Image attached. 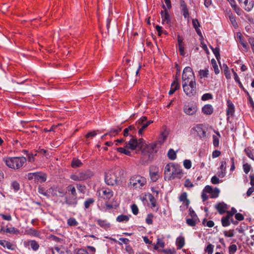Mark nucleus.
<instances>
[{"label": "nucleus", "instance_id": "1", "mask_svg": "<svg viewBox=\"0 0 254 254\" xmlns=\"http://www.w3.org/2000/svg\"><path fill=\"white\" fill-rule=\"evenodd\" d=\"M164 174L166 180H172L177 178L181 179L184 175L181 167L173 163H168L165 166Z\"/></svg>", "mask_w": 254, "mask_h": 254}, {"label": "nucleus", "instance_id": "2", "mask_svg": "<svg viewBox=\"0 0 254 254\" xmlns=\"http://www.w3.org/2000/svg\"><path fill=\"white\" fill-rule=\"evenodd\" d=\"M123 174L124 171L119 168L109 170L105 174V182L108 185L117 184Z\"/></svg>", "mask_w": 254, "mask_h": 254}, {"label": "nucleus", "instance_id": "3", "mask_svg": "<svg viewBox=\"0 0 254 254\" xmlns=\"http://www.w3.org/2000/svg\"><path fill=\"white\" fill-rule=\"evenodd\" d=\"M2 161L9 168L17 170L23 167L27 160L23 156L6 157L3 158Z\"/></svg>", "mask_w": 254, "mask_h": 254}, {"label": "nucleus", "instance_id": "4", "mask_svg": "<svg viewBox=\"0 0 254 254\" xmlns=\"http://www.w3.org/2000/svg\"><path fill=\"white\" fill-rule=\"evenodd\" d=\"M94 173L90 170L78 171L70 175V178L74 181H84L90 179Z\"/></svg>", "mask_w": 254, "mask_h": 254}, {"label": "nucleus", "instance_id": "5", "mask_svg": "<svg viewBox=\"0 0 254 254\" xmlns=\"http://www.w3.org/2000/svg\"><path fill=\"white\" fill-rule=\"evenodd\" d=\"M146 179L140 175L132 176L130 179L129 186L135 189H142L146 184Z\"/></svg>", "mask_w": 254, "mask_h": 254}, {"label": "nucleus", "instance_id": "6", "mask_svg": "<svg viewBox=\"0 0 254 254\" xmlns=\"http://www.w3.org/2000/svg\"><path fill=\"white\" fill-rule=\"evenodd\" d=\"M144 145V142L142 138L137 140L134 136H132L129 141H126V147L130 148L131 150H134L136 148L141 149L143 148Z\"/></svg>", "mask_w": 254, "mask_h": 254}, {"label": "nucleus", "instance_id": "7", "mask_svg": "<svg viewBox=\"0 0 254 254\" xmlns=\"http://www.w3.org/2000/svg\"><path fill=\"white\" fill-rule=\"evenodd\" d=\"M195 83V80L192 69L189 67H186L183 72L182 84Z\"/></svg>", "mask_w": 254, "mask_h": 254}, {"label": "nucleus", "instance_id": "8", "mask_svg": "<svg viewBox=\"0 0 254 254\" xmlns=\"http://www.w3.org/2000/svg\"><path fill=\"white\" fill-rule=\"evenodd\" d=\"M190 132L194 136L198 137L201 139L205 137L206 136V131L203 128L202 124H197L193 127L190 130Z\"/></svg>", "mask_w": 254, "mask_h": 254}, {"label": "nucleus", "instance_id": "9", "mask_svg": "<svg viewBox=\"0 0 254 254\" xmlns=\"http://www.w3.org/2000/svg\"><path fill=\"white\" fill-rule=\"evenodd\" d=\"M197 111V106L195 104L189 103L185 104L183 107V111L188 116H193Z\"/></svg>", "mask_w": 254, "mask_h": 254}, {"label": "nucleus", "instance_id": "10", "mask_svg": "<svg viewBox=\"0 0 254 254\" xmlns=\"http://www.w3.org/2000/svg\"><path fill=\"white\" fill-rule=\"evenodd\" d=\"M184 92L188 96H193L195 93L196 83H183L182 84Z\"/></svg>", "mask_w": 254, "mask_h": 254}, {"label": "nucleus", "instance_id": "11", "mask_svg": "<svg viewBox=\"0 0 254 254\" xmlns=\"http://www.w3.org/2000/svg\"><path fill=\"white\" fill-rule=\"evenodd\" d=\"M146 121V117L140 118L136 123L137 127L138 129V134L141 135L144 129L147 127V124L145 122Z\"/></svg>", "mask_w": 254, "mask_h": 254}, {"label": "nucleus", "instance_id": "12", "mask_svg": "<svg viewBox=\"0 0 254 254\" xmlns=\"http://www.w3.org/2000/svg\"><path fill=\"white\" fill-rule=\"evenodd\" d=\"M149 175L151 180L153 182H156L159 179V168L156 166H152L150 167Z\"/></svg>", "mask_w": 254, "mask_h": 254}, {"label": "nucleus", "instance_id": "13", "mask_svg": "<svg viewBox=\"0 0 254 254\" xmlns=\"http://www.w3.org/2000/svg\"><path fill=\"white\" fill-rule=\"evenodd\" d=\"M204 191H205L206 193H209L210 197L211 198L217 197L220 192V190L219 189L217 188L213 189L210 186H206L204 189Z\"/></svg>", "mask_w": 254, "mask_h": 254}, {"label": "nucleus", "instance_id": "14", "mask_svg": "<svg viewBox=\"0 0 254 254\" xmlns=\"http://www.w3.org/2000/svg\"><path fill=\"white\" fill-rule=\"evenodd\" d=\"M64 202L68 206L74 207L77 204V196L66 195L64 198Z\"/></svg>", "mask_w": 254, "mask_h": 254}, {"label": "nucleus", "instance_id": "15", "mask_svg": "<svg viewBox=\"0 0 254 254\" xmlns=\"http://www.w3.org/2000/svg\"><path fill=\"white\" fill-rule=\"evenodd\" d=\"M101 191L102 193L100 192V194L104 199L109 200L113 196V191L109 188H102Z\"/></svg>", "mask_w": 254, "mask_h": 254}, {"label": "nucleus", "instance_id": "16", "mask_svg": "<svg viewBox=\"0 0 254 254\" xmlns=\"http://www.w3.org/2000/svg\"><path fill=\"white\" fill-rule=\"evenodd\" d=\"M162 7L164 9V10H162L160 13L162 21V23L163 24H169L170 23V15L168 13L166 9V7L164 4H163Z\"/></svg>", "mask_w": 254, "mask_h": 254}, {"label": "nucleus", "instance_id": "17", "mask_svg": "<svg viewBox=\"0 0 254 254\" xmlns=\"http://www.w3.org/2000/svg\"><path fill=\"white\" fill-rule=\"evenodd\" d=\"M52 252L53 254H71L70 252L62 246H57L52 248Z\"/></svg>", "mask_w": 254, "mask_h": 254}, {"label": "nucleus", "instance_id": "18", "mask_svg": "<svg viewBox=\"0 0 254 254\" xmlns=\"http://www.w3.org/2000/svg\"><path fill=\"white\" fill-rule=\"evenodd\" d=\"M214 207L220 214H224L227 212V210L228 209V205L223 202H219L215 204Z\"/></svg>", "mask_w": 254, "mask_h": 254}, {"label": "nucleus", "instance_id": "19", "mask_svg": "<svg viewBox=\"0 0 254 254\" xmlns=\"http://www.w3.org/2000/svg\"><path fill=\"white\" fill-rule=\"evenodd\" d=\"M180 5L184 17L185 18H188L189 17L190 13L187 5L184 0H181L180 1Z\"/></svg>", "mask_w": 254, "mask_h": 254}, {"label": "nucleus", "instance_id": "20", "mask_svg": "<svg viewBox=\"0 0 254 254\" xmlns=\"http://www.w3.org/2000/svg\"><path fill=\"white\" fill-rule=\"evenodd\" d=\"M0 246L9 250H14L15 249V246L13 244L5 240H0Z\"/></svg>", "mask_w": 254, "mask_h": 254}, {"label": "nucleus", "instance_id": "21", "mask_svg": "<svg viewBox=\"0 0 254 254\" xmlns=\"http://www.w3.org/2000/svg\"><path fill=\"white\" fill-rule=\"evenodd\" d=\"M220 164L219 167L220 171L218 172V176L219 177L223 178L226 174L227 163L225 161H222Z\"/></svg>", "mask_w": 254, "mask_h": 254}, {"label": "nucleus", "instance_id": "22", "mask_svg": "<svg viewBox=\"0 0 254 254\" xmlns=\"http://www.w3.org/2000/svg\"><path fill=\"white\" fill-rule=\"evenodd\" d=\"M24 245L26 246H30L34 251L38 250L39 248V244L35 240H28L25 241Z\"/></svg>", "mask_w": 254, "mask_h": 254}, {"label": "nucleus", "instance_id": "23", "mask_svg": "<svg viewBox=\"0 0 254 254\" xmlns=\"http://www.w3.org/2000/svg\"><path fill=\"white\" fill-rule=\"evenodd\" d=\"M214 111L213 107L210 104H206L202 108V113L206 115H211Z\"/></svg>", "mask_w": 254, "mask_h": 254}, {"label": "nucleus", "instance_id": "24", "mask_svg": "<svg viewBox=\"0 0 254 254\" xmlns=\"http://www.w3.org/2000/svg\"><path fill=\"white\" fill-rule=\"evenodd\" d=\"M33 175L38 181L41 182H45L46 181V175L41 174L39 172L29 173V176Z\"/></svg>", "mask_w": 254, "mask_h": 254}, {"label": "nucleus", "instance_id": "25", "mask_svg": "<svg viewBox=\"0 0 254 254\" xmlns=\"http://www.w3.org/2000/svg\"><path fill=\"white\" fill-rule=\"evenodd\" d=\"M227 104L228 106L227 109V114L228 116H232L235 112L234 104L229 100L227 101Z\"/></svg>", "mask_w": 254, "mask_h": 254}, {"label": "nucleus", "instance_id": "26", "mask_svg": "<svg viewBox=\"0 0 254 254\" xmlns=\"http://www.w3.org/2000/svg\"><path fill=\"white\" fill-rule=\"evenodd\" d=\"M97 224L102 228L105 229H108L111 226L110 223L106 220L97 219L96 220Z\"/></svg>", "mask_w": 254, "mask_h": 254}, {"label": "nucleus", "instance_id": "27", "mask_svg": "<svg viewBox=\"0 0 254 254\" xmlns=\"http://www.w3.org/2000/svg\"><path fill=\"white\" fill-rule=\"evenodd\" d=\"M245 9L247 11H250L254 7V1L253 0H244Z\"/></svg>", "mask_w": 254, "mask_h": 254}, {"label": "nucleus", "instance_id": "28", "mask_svg": "<svg viewBox=\"0 0 254 254\" xmlns=\"http://www.w3.org/2000/svg\"><path fill=\"white\" fill-rule=\"evenodd\" d=\"M187 193L186 192H184L180 195L179 200L180 201L183 202L187 206H188L190 204V201L187 198Z\"/></svg>", "mask_w": 254, "mask_h": 254}, {"label": "nucleus", "instance_id": "29", "mask_svg": "<svg viewBox=\"0 0 254 254\" xmlns=\"http://www.w3.org/2000/svg\"><path fill=\"white\" fill-rule=\"evenodd\" d=\"M180 88V85L177 81H174L172 83L171 87V89L169 92V95L173 94L176 90H177Z\"/></svg>", "mask_w": 254, "mask_h": 254}, {"label": "nucleus", "instance_id": "30", "mask_svg": "<svg viewBox=\"0 0 254 254\" xmlns=\"http://www.w3.org/2000/svg\"><path fill=\"white\" fill-rule=\"evenodd\" d=\"M51 190L58 191V196L60 197H62L65 194L64 190L61 187H52L50 189V191Z\"/></svg>", "mask_w": 254, "mask_h": 254}, {"label": "nucleus", "instance_id": "31", "mask_svg": "<svg viewBox=\"0 0 254 254\" xmlns=\"http://www.w3.org/2000/svg\"><path fill=\"white\" fill-rule=\"evenodd\" d=\"M8 224H7L5 228V232L6 233H9L10 234H18L19 233V231L17 229H16L14 227H8Z\"/></svg>", "mask_w": 254, "mask_h": 254}, {"label": "nucleus", "instance_id": "32", "mask_svg": "<svg viewBox=\"0 0 254 254\" xmlns=\"http://www.w3.org/2000/svg\"><path fill=\"white\" fill-rule=\"evenodd\" d=\"M27 233L28 234L32 235L34 237H40L41 233L38 230L34 229V228H30L27 230Z\"/></svg>", "mask_w": 254, "mask_h": 254}, {"label": "nucleus", "instance_id": "33", "mask_svg": "<svg viewBox=\"0 0 254 254\" xmlns=\"http://www.w3.org/2000/svg\"><path fill=\"white\" fill-rule=\"evenodd\" d=\"M149 201L151 204V207L152 208L156 207V209L155 210L156 212L158 211V210L159 209V207L157 205L156 200L155 199L154 197L152 195L150 194L149 195Z\"/></svg>", "mask_w": 254, "mask_h": 254}, {"label": "nucleus", "instance_id": "34", "mask_svg": "<svg viewBox=\"0 0 254 254\" xmlns=\"http://www.w3.org/2000/svg\"><path fill=\"white\" fill-rule=\"evenodd\" d=\"M232 71L233 72V75H234V78L235 79V81L238 83L239 87L242 89L243 90H244L245 88L243 86L242 82L240 80V78L237 74V73L233 69H232Z\"/></svg>", "mask_w": 254, "mask_h": 254}, {"label": "nucleus", "instance_id": "35", "mask_svg": "<svg viewBox=\"0 0 254 254\" xmlns=\"http://www.w3.org/2000/svg\"><path fill=\"white\" fill-rule=\"evenodd\" d=\"M10 189L14 192H17L20 189L19 183L16 181H12L10 184Z\"/></svg>", "mask_w": 254, "mask_h": 254}, {"label": "nucleus", "instance_id": "36", "mask_svg": "<svg viewBox=\"0 0 254 254\" xmlns=\"http://www.w3.org/2000/svg\"><path fill=\"white\" fill-rule=\"evenodd\" d=\"M81 161L77 158H73L71 161V166L72 168L80 167L82 166Z\"/></svg>", "mask_w": 254, "mask_h": 254}, {"label": "nucleus", "instance_id": "37", "mask_svg": "<svg viewBox=\"0 0 254 254\" xmlns=\"http://www.w3.org/2000/svg\"><path fill=\"white\" fill-rule=\"evenodd\" d=\"M176 244L178 249H182L185 245V240L182 237H179L177 239Z\"/></svg>", "mask_w": 254, "mask_h": 254}, {"label": "nucleus", "instance_id": "38", "mask_svg": "<svg viewBox=\"0 0 254 254\" xmlns=\"http://www.w3.org/2000/svg\"><path fill=\"white\" fill-rule=\"evenodd\" d=\"M95 202V199L93 198H87L84 202V205L85 209H88L91 205H93Z\"/></svg>", "mask_w": 254, "mask_h": 254}, {"label": "nucleus", "instance_id": "39", "mask_svg": "<svg viewBox=\"0 0 254 254\" xmlns=\"http://www.w3.org/2000/svg\"><path fill=\"white\" fill-rule=\"evenodd\" d=\"M66 191L70 192L69 195L77 196L75 188L71 185H68L66 187Z\"/></svg>", "mask_w": 254, "mask_h": 254}, {"label": "nucleus", "instance_id": "40", "mask_svg": "<svg viewBox=\"0 0 254 254\" xmlns=\"http://www.w3.org/2000/svg\"><path fill=\"white\" fill-rule=\"evenodd\" d=\"M128 148L126 147V145L124 147H119L117 149V151L121 153H124L127 155L130 156L131 152L129 150H128Z\"/></svg>", "mask_w": 254, "mask_h": 254}, {"label": "nucleus", "instance_id": "41", "mask_svg": "<svg viewBox=\"0 0 254 254\" xmlns=\"http://www.w3.org/2000/svg\"><path fill=\"white\" fill-rule=\"evenodd\" d=\"M167 156L170 160H174L177 157L176 152L173 149H170L168 152Z\"/></svg>", "mask_w": 254, "mask_h": 254}, {"label": "nucleus", "instance_id": "42", "mask_svg": "<svg viewBox=\"0 0 254 254\" xmlns=\"http://www.w3.org/2000/svg\"><path fill=\"white\" fill-rule=\"evenodd\" d=\"M67 224L69 226L72 227L77 226L78 223L74 218L70 217L67 219Z\"/></svg>", "mask_w": 254, "mask_h": 254}, {"label": "nucleus", "instance_id": "43", "mask_svg": "<svg viewBox=\"0 0 254 254\" xmlns=\"http://www.w3.org/2000/svg\"><path fill=\"white\" fill-rule=\"evenodd\" d=\"M128 220L129 217L128 216L123 214L119 215L116 218V220L119 222H127Z\"/></svg>", "mask_w": 254, "mask_h": 254}, {"label": "nucleus", "instance_id": "44", "mask_svg": "<svg viewBox=\"0 0 254 254\" xmlns=\"http://www.w3.org/2000/svg\"><path fill=\"white\" fill-rule=\"evenodd\" d=\"M211 63L213 67L214 71L215 74H219L220 72V70L219 69L218 66L217 64V63H216V61H215V60L214 59H212L211 60Z\"/></svg>", "mask_w": 254, "mask_h": 254}, {"label": "nucleus", "instance_id": "45", "mask_svg": "<svg viewBox=\"0 0 254 254\" xmlns=\"http://www.w3.org/2000/svg\"><path fill=\"white\" fill-rule=\"evenodd\" d=\"M209 70L207 68L200 69L199 71V75L200 78H207L208 76Z\"/></svg>", "mask_w": 254, "mask_h": 254}, {"label": "nucleus", "instance_id": "46", "mask_svg": "<svg viewBox=\"0 0 254 254\" xmlns=\"http://www.w3.org/2000/svg\"><path fill=\"white\" fill-rule=\"evenodd\" d=\"M210 48L215 55L216 59L219 61L220 58V54H219V49L218 47H216L213 48L212 47L210 46Z\"/></svg>", "mask_w": 254, "mask_h": 254}, {"label": "nucleus", "instance_id": "47", "mask_svg": "<svg viewBox=\"0 0 254 254\" xmlns=\"http://www.w3.org/2000/svg\"><path fill=\"white\" fill-rule=\"evenodd\" d=\"M230 220L227 217H223L221 218V223L223 227H227L230 225Z\"/></svg>", "mask_w": 254, "mask_h": 254}, {"label": "nucleus", "instance_id": "48", "mask_svg": "<svg viewBox=\"0 0 254 254\" xmlns=\"http://www.w3.org/2000/svg\"><path fill=\"white\" fill-rule=\"evenodd\" d=\"M245 152L250 158L254 161V153L249 148H246L245 149Z\"/></svg>", "mask_w": 254, "mask_h": 254}, {"label": "nucleus", "instance_id": "49", "mask_svg": "<svg viewBox=\"0 0 254 254\" xmlns=\"http://www.w3.org/2000/svg\"><path fill=\"white\" fill-rule=\"evenodd\" d=\"M156 143H151L147 146V149L150 151V153L156 152Z\"/></svg>", "mask_w": 254, "mask_h": 254}, {"label": "nucleus", "instance_id": "50", "mask_svg": "<svg viewBox=\"0 0 254 254\" xmlns=\"http://www.w3.org/2000/svg\"><path fill=\"white\" fill-rule=\"evenodd\" d=\"M230 21L231 24L233 25V27L236 28L238 27L237 23L236 21L235 17L232 15V14H230L229 15Z\"/></svg>", "mask_w": 254, "mask_h": 254}, {"label": "nucleus", "instance_id": "51", "mask_svg": "<svg viewBox=\"0 0 254 254\" xmlns=\"http://www.w3.org/2000/svg\"><path fill=\"white\" fill-rule=\"evenodd\" d=\"M164 246H165V245H164V242H163V241L161 239H158L156 245L155 246L154 249L155 250H158L159 246L161 248H164Z\"/></svg>", "mask_w": 254, "mask_h": 254}, {"label": "nucleus", "instance_id": "52", "mask_svg": "<svg viewBox=\"0 0 254 254\" xmlns=\"http://www.w3.org/2000/svg\"><path fill=\"white\" fill-rule=\"evenodd\" d=\"M214 247V246L213 245L209 244V245H207V246L205 248V251L208 254H212L213 252Z\"/></svg>", "mask_w": 254, "mask_h": 254}, {"label": "nucleus", "instance_id": "53", "mask_svg": "<svg viewBox=\"0 0 254 254\" xmlns=\"http://www.w3.org/2000/svg\"><path fill=\"white\" fill-rule=\"evenodd\" d=\"M237 250V247L235 244L231 245L229 247V254H234Z\"/></svg>", "mask_w": 254, "mask_h": 254}, {"label": "nucleus", "instance_id": "54", "mask_svg": "<svg viewBox=\"0 0 254 254\" xmlns=\"http://www.w3.org/2000/svg\"><path fill=\"white\" fill-rule=\"evenodd\" d=\"M0 216H1L2 218L4 220L10 221L12 220L11 216L9 213H7L5 214L0 213Z\"/></svg>", "mask_w": 254, "mask_h": 254}, {"label": "nucleus", "instance_id": "55", "mask_svg": "<svg viewBox=\"0 0 254 254\" xmlns=\"http://www.w3.org/2000/svg\"><path fill=\"white\" fill-rule=\"evenodd\" d=\"M243 91L245 92V93H246V94L248 96V100H249V102L250 105H251L252 107H254V102L253 101V100L252 99V98L250 96V93L245 89Z\"/></svg>", "mask_w": 254, "mask_h": 254}, {"label": "nucleus", "instance_id": "56", "mask_svg": "<svg viewBox=\"0 0 254 254\" xmlns=\"http://www.w3.org/2000/svg\"><path fill=\"white\" fill-rule=\"evenodd\" d=\"M153 218V215L152 214H151V213L148 214L145 219L146 222L149 225L152 224L153 223V220H152Z\"/></svg>", "mask_w": 254, "mask_h": 254}, {"label": "nucleus", "instance_id": "57", "mask_svg": "<svg viewBox=\"0 0 254 254\" xmlns=\"http://www.w3.org/2000/svg\"><path fill=\"white\" fill-rule=\"evenodd\" d=\"M213 144L215 147H218L219 145V137L216 135H213Z\"/></svg>", "mask_w": 254, "mask_h": 254}, {"label": "nucleus", "instance_id": "58", "mask_svg": "<svg viewBox=\"0 0 254 254\" xmlns=\"http://www.w3.org/2000/svg\"><path fill=\"white\" fill-rule=\"evenodd\" d=\"M243 168L244 172L246 174H248L251 170V166L248 163L244 164L243 165Z\"/></svg>", "mask_w": 254, "mask_h": 254}, {"label": "nucleus", "instance_id": "59", "mask_svg": "<svg viewBox=\"0 0 254 254\" xmlns=\"http://www.w3.org/2000/svg\"><path fill=\"white\" fill-rule=\"evenodd\" d=\"M131 128H132V126H130L124 130V135L125 137H127L128 135H129L131 137L132 136L131 134V133H129V129H130Z\"/></svg>", "mask_w": 254, "mask_h": 254}, {"label": "nucleus", "instance_id": "60", "mask_svg": "<svg viewBox=\"0 0 254 254\" xmlns=\"http://www.w3.org/2000/svg\"><path fill=\"white\" fill-rule=\"evenodd\" d=\"M183 164L184 167L187 169H189L191 167V162L190 160H185L184 161Z\"/></svg>", "mask_w": 254, "mask_h": 254}, {"label": "nucleus", "instance_id": "61", "mask_svg": "<svg viewBox=\"0 0 254 254\" xmlns=\"http://www.w3.org/2000/svg\"><path fill=\"white\" fill-rule=\"evenodd\" d=\"M212 98V95L210 93H205L201 97L202 101H206Z\"/></svg>", "mask_w": 254, "mask_h": 254}, {"label": "nucleus", "instance_id": "62", "mask_svg": "<svg viewBox=\"0 0 254 254\" xmlns=\"http://www.w3.org/2000/svg\"><path fill=\"white\" fill-rule=\"evenodd\" d=\"M132 212L134 215H137L138 213V209L137 205L135 204H133L131 206Z\"/></svg>", "mask_w": 254, "mask_h": 254}, {"label": "nucleus", "instance_id": "63", "mask_svg": "<svg viewBox=\"0 0 254 254\" xmlns=\"http://www.w3.org/2000/svg\"><path fill=\"white\" fill-rule=\"evenodd\" d=\"M76 188L78 191L81 193H84L85 190V187L81 184H76Z\"/></svg>", "mask_w": 254, "mask_h": 254}, {"label": "nucleus", "instance_id": "64", "mask_svg": "<svg viewBox=\"0 0 254 254\" xmlns=\"http://www.w3.org/2000/svg\"><path fill=\"white\" fill-rule=\"evenodd\" d=\"M76 254H93L91 253H89V252L86 249H79L77 252Z\"/></svg>", "mask_w": 254, "mask_h": 254}]
</instances>
